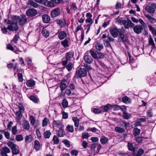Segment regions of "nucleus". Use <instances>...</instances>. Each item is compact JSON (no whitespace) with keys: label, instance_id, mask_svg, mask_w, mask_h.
Segmentation results:
<instances>
[{"label":"nucleus","instance_id":"26","mask_svg":"<svg viewBox=\"0 0 156 156\" xmlns=\"http://www.w3.org/2000/svg\"><path fill=\"white\" fill-rule=\"evenodd\" d=\"M144 153L143 150L140 149L137 152H135L133 153V156H141Z\"/></svg>","mask_w":156,"mask_h":156},{"label":"nucleus","instance_id":"36","mask_svg":"<svg viewBox=\"0 0 156 156\" xmlns=\"http://www.w3.org/2000/svg\"><path fill=\"white\" fill-rule=\"evenodd\" d=\"M67 87V85L65 83H63V82H61L60 88L62 91H63Z\"/></svg>","mask_w":156,"mask_h":156},{"label":"nucleus","instance_id":"1","mask_svg":"<svg viewBox=\"0 0 156 156\" xmlns=\"http://www.w3.org/2000/svg\"><path fill=\"white\" fill-rule=\"evenodd\" d=\"M9 24L7 29L10 31H17L18 30V25L17 23H15L14 20L12 21L9 20L7 22Z\"/></svg>","mask_w":156,"mask_h":156},{"label":"nucleus","instance_id":"23","mask_svg":"<svg viewBox=\"0 0 156 156\" xmlns=\"http://www.w3.org/2000/svg\"><path fill=\"white\" fill-rule=\"evenodd\" d=\"M11 150H12V152L13 154L17 155L19 153L18 147L17 145H16V146L14 147Z\"/></svg>","mask_w":156,"mask_h":156},{"label":"nucleus","instance_id":"57","mask_svg":"<svg viewBox=\"0 0 156 156\" xmlns=\"http://www.w3.org/2000/svg\"><path fill=\"white\" fill-rule=\"evenodd\" d=\"M5 137L7 139H9L10 138V133L6 131L5 132L4 134Z\"/></svg>","mask_w":156,"mask_h":156},{"label":"nucleus","instance_id":"2","mask_svg":"<svg viewBox=\"0 0 156 156\" xmlns=\"http://www.w3.org/2000/svg\"><path fill=\"white\" fill-rule=\"evenodd\" d=\"M87 75V71L85 68H80L76 71L75 77L77 78L85 76Z\"/></svg>","mask_w":156,"mask_h":156},{"label":"nucleus","instance_id":"47","mask_svg":"<svg viewBox=\"0 0 156 156\" xmlns=\"http://www.w3.org/2000/svg\"><path fill=\"white\" fill-rule=\"evenodd\" d=\"M30 99L35 103H37L38 99L34 96L32 95L30 97Z\"/></svg>","mask_w":156,"mask_h":156},{"label":"nucleus","instance_id":"27","mask_svg":"<svg viewBox=\"0 0 156 156\" xmlns=\"http://www.w3.org/2000/svg\"><path fill=\"white\" fill-rule=\"evenodd\" d=\"M33 140V138L31 135H27L25 138V141L28 144L31 142Z\"/></svg>","mask_w":156,"mask_h":156},{"label":"nucleus","instance_id":"31","mask_svg":"<svg viewBox=\"0 0 156 156\" xmlns=\"http://www.w3.org/2000/svg\"><path fill=\"white\" fill-rule=\"evenodd\" d=\"M43 3H44V5L47 6L49 7H54V5L53 3L50 2L49 1L47 0H44V2Z\"/></svg>","mask_w":156,"mask_h":156},{"label":"nucleus","instance_id":"7","mask_svg":"<svg viewBox=\"0 0 156 156\" xmlns=\"http://www.w3.org/2000/svg\"><path fill=\"white\" fill-rule=\"evenodd\" d=\"M122 107H123V108H122V110L123 111V117L126 119H128L130 118L131 117V115L130 113L126 112V107L125 106H122Z\"/></svg>","mask_w":156,"mask_h":156},{"label":"nucleus","instance_id":"60","mask_svg":"<svg viewBox=\"0 0 156 156\" xmlns=\"http://www.w3.org/2000/svg\"><path fill=\"white\" fill-rule=\"evenodd\" d=\"M128 149L131 151H133L134 150L132 144L130 143H128Z\"/></svg>","mask_w":156,"mask_h":156},{"label":"nucleus","instance_id":"18","mask_svg":"<svg viewBox=\"0 0 156 156\" xmlns=\"http://www.w3.org/2000/svg\"><path fill=\"white\" fill-rule=\"evenodd\" d=\"M66 134L64 128H61L58 130V135L60 137L64 136Z\"/></svg>","mask_w":156,"mask_h":156},{"label":"nucleus","instance_id":"29","mask_svg":"<svg viewBox=\"0 0 156 156\" xmlns=\"http://www.w3.org/2000/svg\"><path fill=\"white\" fill-rule=\"evenodd\" d=\"M95 47L96 49L98 51H100L103 48V44L99 43H97L95 44Z\"/></svg>","mask_w":156,"mask_h":156},{"label":"nucleus","instance_id":"64","mask_svg":"<svg viewBox=\"0 0 156 156\" xmlns=\"http://www.w3.org/2000/svg\"><path fill=\"white\" fill-rule=\"evenodd\" d=\"M94 113L96 114L100 113L101 112V110L100 108H95L94 110Z\"/></svg>","mask_w":156,"mask_h":156},{"label":"nucleus","instance_id":"46","mask_svg":"<svg viewBox=\"0 0 156 156\" xmlns=\"http://www.w3.org/2000/svg\"><path fill=\"white\" fill-rule=\"evenodd\" d=\"M16 140L17 141H20L23 140V137L21 135H17L16 136Z\"/></svg>","mask_w":156,"mask_h":156},{"label":"nucleus","instance_id":"32","mask_svg":"<svg viewBox=\"0 0 156 156\" xmlns=\"http://www.w3.org/2000/svg\"><path fill=\"white\" fill-rule=\"evenodd\" d=\"M148 27L149 30L153 35L156 36V30L151 25H148Z\"/></svg>","mask_w":156,"mask_h":156},{"label":"nucleus","instance_id":"25","mask_svg":"<svg viewBox=\"0 0 156 156\" xmlns=\"http://www.w3.org/2000/svg\"><path fill=\"white\" fill-rule=\"evenodd\" d=\"M122 101L126 104H129L131 102V100L130 98L126 96L122 98Z\"/></svg>","mask_w":156,"mask_h":156},{"label":"nucleus","instance_id":"44","mask_svg":"<svg viewBox=\"0 0 156 156\" xmlns=\"http://www.w3.org/2000/svg\"><path fill=\"white\" fill-rule=\"evenodd\" d=\"M7 145L8 146L10 147L11 149L13 148L14 147L16 146V144H14L13 142L11 141L8 142L7 143Z\"/></svg>","mask_w":156,"mask_h":156},{"label":"nucleus","instance_id":"40","mask_svg":"<svg viewBox=\"0 0 156 156\" xmlns=\"http://www.w3.org/2000/svg\"><path fill=\"white\" fill-rule=\"evenodd\" d=\"M61 44L64 48L69 46L68 41L66 39L62 41L61 42Z\"/></svg>","mask_w":156,"mask_h":156},{"label":"nucleus","instance_id":"14","mask_svg":"<svg viewBox=\"0 0 156 156\" xmlns=\"http://www.w3.org/2000/svg\"><path fill=\"white\" fill-rule=\"evenodd\" d=\"M42 20L45 23H48L50 21V17L48 15L44 14L42 16Z\"/></svg>","mask_w":156,"mask_h":156},{"label":"nucleus","instance_id":"63","mask_svg":"<svg viewBox=\"0 0 156 156\" xmlns=\"http://www.w3.org/2000/svg\"><path fill=\"white\" fill-rule=\"evenodd\" d=\"M139 21L140 23L142 26V27H145L146 26V23L144 21L141 19H139Z\"/></svg>","mask_w":156,"mask_h":156},{"label":"nucleus","instance_id":"59","mask_svg":"<svg viewBox=\"0 0 156 156\" xmlns=\"http://www.w3.org/2000/svg\"><path fill=\"white\" fill-rule=\"evenodd\" d=\"M89 133L87 132H85L83 133L82 136L83 138L87 139L89 137Z\"/></svg>","mask_w":156,"mask_h":156},{"label":"nucleus","instance_id":"49","mask_svg":"<svg viewBox=\"0 0 156 156\" xmlns=\"http://www.w3.org/2000/svg\"><path fill=\"white\" fill-rule=\"evenodd\" d=\"M12 133L13 134L15 135L17 133V129L16 126H15L12 127Z\"/></svg>","mask_w":156,"mask_h":156},{"label":"nucleus","instance_id":"34","mask_svg":"<svg viewBox=\"0 0 156 156\" xmlns=\"http://www.w3.org/2000/svg\"><path fill=\"white\" fill-rule=\"evenodd\" d=\"M73 120L74 122L75 126L78 127L79 126V119L76 117H73Z\"/></svg>","mask_w":156,"mask_h":156},{"label":"nucleus","instance_id":"41","mask_svg":"<svg viewBox=\"0 0 156 156\" xmlns=\"http://www.w3.org/2000/svg\"><path fill=\"white\" fill-rule=\"evenodd\" d=\"M115 130L116 132L119 133H123L125 131L124 129L118 127H116Z\"/></svg>","mask_w":156,"mask_h":156},{"label":"nucleus","instance_id":"38","mask_svg":"<svg viewBox=\"0 0 156 156\" xmlns=\"http://www.w3.org/2000/svg\"><path fill=\"white\" fill-rule=\"evenodd\" d=\"M66 130L68 132L72 133L74 131V129L73 126L68 125L66 127Z\"/></svg>","mask_w":156,"mask_h":156},{"label":"nucleus","instance_id":"9","mask_svg":"<svg viewBox=\"0 0 156 156\" xmlns=\"http://www.w3.org/2000/svg\"><path fill=\"white\" fill-rule=\"evenodd\" d=\"M60 10L59 8H57L53 10L51 12L52 17H55L58 16L60 13Z\"/></svg>","mask_w":156,"mask_h":156},{"label":"nucleus","instance_id":"42","mask_svg":"<svg viewBox=\"0 0 156 156\" xmlns=\"http://www.w3.org/2000/svg\"><path fill=\"white\" fill-rule=\"evenodd\" d=\"M103 108L105 112H107L111 109L112 107L110 105L108 104L104 106Z\"/></svg>","mask_w":156,"mask_h":156},{"label":"nucleus","instance_id":"52","mask_svg":"<svg viewBox=\"0 0 156 156\" xmlns=\"http://www.w3.org/2000/svg\"><path fill=\"white\" fill-rule=\"evenodd\" d=\"M48 121V119L47 118H45L43 121L42 126H46Z\"/></svg>","mask_w":156,"mask_h":156},{"label":"nucleus","instance_id":"10","mask_svg":"<svg viewBox=\"0 0 156 156\" xmlns=\"http://www.w3.org/2000/svg\"><path fill=\"white\" fill-rule=\"evenodd\" d=\"M10 152L9 149L7 147H4L1 149V154L2 156H8L7 154Z\"/></svg>","mask_w":156,"mask_h":156},{"label":"nucleus","instance_id":"6","mask_svg":"<svg viewBox=\"0 0 156 156\" xmlns=\"http://www.w3.org/2000/svg\"><path fill=\"white\" fill-rule=\"evenodd\" d=\"M83 59L85 62L88 64H91L93 62V59L91 56L89 55L88 51H87L84 54Z\"/></svg>","mask_w":156,"mask_h":156},{"label":"nucleus","instance_id":"39","mask_svg":"<svg viewBox=\"0 0 156 156\" xmlns=\"http://www.w3.org/2000/svg\"><path fill=\"white\" fill-rule=\"evenodd\" d=\"M52 141L54 142V144H58L59 142V139L58 137L56 135H54L52 139Z\"/></svg>","mask_w":156,"mask_h":156},{"label":"nucleus","instance_id":"58","mask_svg":"<svg viewBox=\"0 0 156 156\" xmlns=\"http://www.w3.org/2000/svg\"><path fill=\"white\" fill-rule=\"evenodd\" d=\"M18 77L19 82H21L23 81V75L21 73H19L18 74Z\"/></svg>","mask_w":156,"mask_h":156},{"label":"nucleus","instance_id":"28","mask_svg":"<svg viewBox=\"0 0 156 156\" xmlns=\"http://www.w3.org/2000/svg\"><path fill=\"white\" fill-rule=\"evenodd\" d=\"M35 84V81L32 80H29L26 82V84L29 87H32Z\"/></svg>","mask_w":156,"mask_h":156},{"label":"nucleus","instance_id":"16","mask_svg":"<svg viewBox=\"0 0 156 156\" xmlns=\"http://www.w3.org/2000/svg\"><path fill=\"white\" fill-rule=\"evenodd\" d=\"M66 36V33L64 31H61L58 33V37L60 40L63 39L65 38Z\"/></svg>","mask_w":156,"mask_h":156},{"label":"nucleus","instance_id":"62","mask_svg":"<svg viewBox=\"0 0 156 156\" xmlns=\"http://www.w3.org/2000/svg\"><path fill=\"white\" fill-rule=\"evenodd\" d=\"M19 38V37L17 35H16L14 37V38L13 39V40L12 41L11 43H12V42L13 41L15 43H16L17 41L18 40Z\"/></svg>","mask_w":156,"mask_h":156},{"label":"nucleus","instance_id":"43","mask_svg":"<svg viewBox=\"0 0 156 156\" xmlns=\"http://www.w3.org/2000/svg\"><path fill=\"white\" fill-rule=\"evenodd\" d=\"M51 135V133L49 130L45 131L44 134V136L46 138H49Z\"/></svg>","mask_w":156,"mask_h":156},{"label":"nucleus","instance_id":"13","mask_svg":"<svg viewBox=\"0 0 156 156\" xmlns=\"http://www.w3.org/2000/svg\"><path fill=\"white\" fill-rule=\"evenodd\" d=\"M149 22L151 24L155 23L156 22V19L151 16L149 14L144 15Z\"/></svg>","mask_w":156,"mask_h":156},{"label":"nucleus","instance_id":"22","mask_svg":"<svg viewBox=\"0 0 156 156\" xmlns=\"http://www.w3.org/2000/svg\"><path fill=\"white\" fill-rule=\"evenodd\" d=\"M56 21L57 24L61 26H64L66 24V21L63 19L57 20H56Z\"/></svg>","mask_w":156,"mask_h":156},{"label":"nucleus","instance_id":"24","mask_svg":"<svg viewBox=\"0 0 156 156\" xmlns=\"http://www.w3.org/2000/svg\"><path fill=\"white\" fill-rule=\"evenodd\" d=\"M42 33L43 35L45 37H47L49 36V30L47 29H43L42 31Z\"/></svg>","mask_w":156,"mask_h":156},{"label":"nucleus","instance_id":"21","mask_svg":"<svg viewBox=\"0 0 156 156\" xmlns=\"http://www.w3.org/2000/svg\"><path fill=\"white\" fill-rule=\"evenodd\" d=\"M23 112H20V111H18L16 112V119L17 120L18 122H20V121L22 116L21 113Z\"/></svg>","mask_w":156,"mask_h":156},{"label":"nucleus","instance_id":"48","mask_svg":"<svg viewBox=\"0 0 156 156\" xmlns=\"http://www.w3.org/2000/svg\"><path fill=\"white\" fill-rule=\"evenodd\" d=\"M73 67V64L72 63H69L66 66V68L68 71H70Z\"/></svg>","mask_w":156,"mask_h":156},{"label":"nucleus","instance_id":"45","mask_svg":"<svg viewBox=\"0 0 156 156\" xmlns=\"http://www.w3.org/2000/svg\"><path fill=\"white\" fill-rule=\"evenodd\" d=\"M78 153V151L76 150H73L70 151V154L72 156H77Z\"/></svg>","mask_w":156,"mask_h":156},{"label":"nucleus","instance_id":"30","mask_svg":"<svg viewBox=\"0 0 156 156\" xmlns=\"http://www.w3.org/2000/svg\"><path fill=\"white\" fill-rule=\"evenodd\" d=\"M90 52L92 57L95 59H97V54L98 52L96 51H94L93 50H90Z\"/></svg>","mask_w":156,"mask_h":156},{"label":"nucleus","instance_id":"50","mask_svg":"<svg viewBox=\"0 0 156 156\" xmlns=\"http://www.w3.org/2000/svg\"><path fill=\"white\" fill-rule=\"evenodd\" d=\"M62 106L64 108H66L68 105V102L66 99H64L62 103Z\"/></svg>","mask_w":156,"mask_h":156},{"label":"nucleus","instance_id":"5","mask_svg":"<svg viewBox=\"0 0 156 156\" xmlns=\"http://www.w3.org/2000/svg\"><path fill=\"white\" fill-rule=\"evenodd\" d=\"M124 27L126 29H128L130 27H133L134 26V24L129 20H124L122 22Z\"/></svg>","mask_w":156,"mask_h":156},{"label":"nucleus","instance_id":"35","mask_svg":"<svg viewBox=\"0 0 156 156\" xmlns=\"http://www.w3.org/2000/svg\"><path fill=\"white\" fill-rule=\"evenodd\" d=\"M133 134L135 136H138L140 133V130L137 128H135L133 130Z\"/></svg>","mask_w":156,"mask_h":156},{"label":"nucleus","instance_id":"11","mask_svg":"<svg viewBox=\"0 0 156 156\" xmlns=\"http://www.w3.org/2000/svg\"><path fill=\"white\" fill-rule=\"evenodd\" d=\"M37 13V11L34 9H29L26 11V14L29 16H35Z\"/></svg>","mask_w":156,"mask_h":156},{"label":"nucleus","instance_id":"3","mask_svg":"<svg viewBox=\"0 0 156 156\" xmlns=\"http://www.w3.org/2000/svg\"><path fill=\"white\" fill-rule=\"evenodd\" d=\"M12 19L13 20H18L19 24L20 26L23 25L27 22V20L25 16H22L21 17L17 16H14L13 17Z\"/></svg>","mask_w":156,"mask_h":156},{"label":"nucleus","instance_id":"33","mask_svg":"<svg viewBox=\"0 0 156 156\" xmlns=\"http://www.w3.org/2000/svg\"><path fill=\"white\" fill-rule=\"evenodd\" d=\"M28 5L32 6L34 8H37L39 5L33 1H29L28 2Z\"/></svg>","mask_w":156,"mask_h":156},{"label":"nucleus","instance_id":"17","mask_svg":"<svg viewBox=\"0 0 156 156\" xmlns=\"http://www.w3.org/2000/svg\"><path fill=\"white\" fill-rule=\"evenodd\" d=\"M22 126L23 128L26 130H28L30 129V126L29 122L26 120L23 121Z\"/></svg>","mask_w":156,"mask_h":156},{"label":"nucleus","instance_id":"15","mask_svg":"<svg viewBox=\"0 0 156 156\" xmlns=\"http://www.w3.org/2000/svg\"><path fill=\"white\" fill-rule=\"evenodd\" d=\"M145 9L148 12L151 13H153L155 11V9L154 8L149 5L146 6Z\"/></svg>","mask_w":156,"mask_h":156},{"label":"nucleus","instance_id":"19","mask_svg":"<svg viewBox=\"0 0 156 156\" xmlns=\"http://www.w3.org/2000/svg\"><path fill=\"white\" fill-rule=\"evenodd\" d=\"M34 147L36 151H38L40 150V144L38 140H36L34 141Z\"/></svg>","mask_w":156,"mask_h":156},{"label":"nucleus","instance_id":"56","mask_svg":"<svg viewBox=\"0 0 156 156\" xmlns=\"http://www.w3.org/2000/svg\"><path fill=\"white\" fill-rule=\"evenodd\" d=\"M104 56V55L101 52H98L97 54V59H102Z\"/></svg>","mask_w":156,"mask_h":156},{"label":"nucleus","instance_id":"61","mask_svg":"<svg viewBox=\"0 0 156 156\" xmlns=\"http://www.w3.org/2000/svg\"><path fill=\"white\" fill-rule=\"evenodd\" d=\"M18 107L19 109V111L21 112H23L24 110V108L22 104H19Z\"/></svg>","mask_w":156,"mask_h":156},{"label":"nucleus","instance_id":"8","mask_svg":"<svg viewBox=\"0 0 156 156\" xmlns=\"http://www.w3.org/2000/svg\"><path fill=\"white\" fill-rule=\"evenodd\" d=\"M133 30L135 33L137 34H139L142 32L143 28L141 25H137L134 27Z\"/></svg>","mask_w":156,"mask_h":156},{"label":"nucleus","instance_id":"55","mask_svg":"<svg viewBox=\"0 0 156 156\" xmlns=\"http://www.w3.org/2000/svg\"><path fill=\"white\" fill-rule=\"evenodd\" d=\"M86 23H89L90 24H92L93 23V21L91 18H87L85 20Z\"/></svg>","mask_w":156,"mask_h":156},{"label":"nucleus","instance_id":"12","mask_svg":"<svg viewBox=\"0 0 156 156\" xmlns=\"http://www.w3.org/2000/svg\"><path fill=\"white\" fill-rule=\"evenodd\" d=\"M110 33L114 37H116L118 36L119 31L116 28H113L109 30Z\"/></svg>","mask_w":156,"mask_h":156},{"label":"nucleus","instance_id":"51","mask_svg":"<svg viewBox=\"0 0 156 156\" xmlns=\"http://www.w3.org/2000/svg\"><path fill=\"white\" fill-rule=\"evenodd\" d=\"M30 119L31 121V123L33 125H34L35 123V118L32 115H30Z\"/></svg>","mask_w":156,"mask_h":156},{"label":"nucleus","instance_id":"54","mask_svg":"<svg viewBox=\"0 0 156 156\" xmlns=\"http://www.w3.org/2000/svg\"><path fill=\"white\" fill-rule=\"evenodd\" d=\"M62 142L67 147H70V145L69 142L68 140H63Z\"/></svg>","mask_w":156,"mask_h":156},{"label":"nucleus","instance_id":"53","mask_svg":"<svg viewBox=\"0 0 156 156\" xmlns=\"http://www.w3.org/2000/svg\"><path fill=\"white\" fill-rule=\"evenodd\" d=\"M120 37L121 39V40L123 42H125L127 41V38L126 36L123 34H121L120 35Z\"/></svg>","mask_w":156,"mask_h":156},{"label":"nucleus","instance_id":"37","mask_svg":"<svg viewBox=\"0 0 156 156\" xmlns=\"http://www.w3.org/2000/svg\"><path fill=\"white\" fill-rule=\"evenodd\" d=\"M108 139L104 136H102L100 139V141L102 144H106L108 141Z\"/></svg>","mask_w":156,"mask_h":156},{"label":"nucleus","instance_id":"20","mask_svg":"<svg viewBox=\"0 0 156 156\" xmlns=\"http://www.w3.org/2000/svg\"><path fill=\"white\" fill-rule=\"evenodd\" d=\"M73 55L74 52L72 51H70L66 53L65 55L66 59H67L69 61L70 58L73 57Z\"/></svg>","mask_w":156,"mask_h":156},{"label":"nucleus","instance_id":"4","mask_svg":"<svg viewBox=\"0 0 156 156\" xmlns=\"http://www.w3.org/2000/svg\"><path fill=\"white\" fill-rule=\"evenodd\" d=\"M54 127H57L59 129L64 128V125L62 120H54L53 122Z\"/></svg>","mask_w":156,"mask_h":156}]
</instances>
